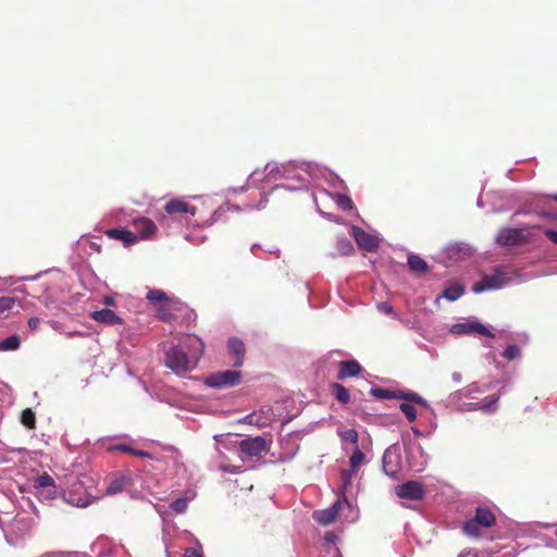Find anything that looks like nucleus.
<instances>
[{
  "mask_svg": "<svg viewBox=\"0 0 557 557\" xmlns=\"http://www.w3.org/2000/svg\"><path fill=\"white\" fill-rule=\"evenodd\" d=\"M203 352L202 339L189 334L178 345H173L165 351L164 363L175 374L185 375L197 367Z\"/></svg>",
  "mask_w": 557,
  "mask_h": 557,
  "instance_id": "1",
  "label": "nucleus"
},
{
  "mask_svg": "<svg viewBox=\"0 0 557 557\" xmlns=\"http://www.w3.org/2000/svg\"><path fill=\"white\" fill-rule=\"evenodd\" d=\"M499 395H490L482 401H473L466 395L462 388L450 393L445 400L444 406L448 409L469 412L482 411L484 413H494L498 408Z\"/></svg>",
  "mask_w": 557,
  "mask_h": 557,
  "instance_id": "2",
  "label": "nucleus"
},
{
  "mask_svg": "<svg viewBox=\"0 0 557 557\" xmlns=\"http://www.w3.org/2000/svg\"><path fill=\"white\" fill-rule=\"evenodd\" d=\"M158 460L165 463V476L172 481V487L180 488L190 485V474L177 449L166 448Z\"/></svg>",
  "mask_w": 557,
  "mask_h": 557,
  "instance_id": "3",
  "label": "nucleus"
},
{
  "mask_svg": "<svg viewBox=\"0 0 557 557\" xmlns=\"http://www.w3.org/2000/svg\"><path fill=\"white\" fill-rule=\"evenodd\" d=\"M94 491L92 479L83 474L63 493V499L72 506L85 508L96 498Z\"/></svg>",
  "mask_w": 557,
  "mask_h": 557,
  "instance_id": "4",
  "label": "nucleus"
},
{
  "mask_svg": "<svg viewBox=\"0 0 557 557\" xmlns=\"http://www.w3.org/2000/svg\"><path fill=\"white\" fill-rule=\"evenodd\" d=\"M314 162L306 161H288L286 181H292L295 184H281L276 185L275 188H284L287 190H299L306 188L311 181H313V174L309 169L314 166Z\"/></svg>",
  "mask_w": 557,
  "mask_h": 557,
  "instance_id": "5",
  "label": "nucleus"
},
{
  "mask_svg": "<svg viewBox=\"0 0 557 557\" xmlns=\"http://www.w3.org/2000/svg\"><path fill=\"white\" fill-rule=\"evenodd\" d=\"M33 528V518L27 513H17L7 529H3L5 540L11 546H20L30 536Z\"/></svg>",
  "mask_w": 557,
  "mask_h": 557,
  "instance_id": "6",
  "label": "nucleus"
},
{
  "mask_svg": "<svg viewBox=\"0 0 557 557\" xmlns=\"http://www.w3.org/2000/svg\"><path fill=\"white\" fill-rule=\"evenodd\" d=\"M401 441L406 455V468L414 472L423 471L428 462V456L421 444L416 438H411L409 433H404Z\"/></svg>",
  "mask_w": 557,
  "mask_h": 557,
  "instance_id": "7",
  "label": "nucleus"
},
{
  "mask_svg": "<svg viewBox=\"0 0 557 557\" xmlns=\"http://www.w3.org/2000/svg\"><path fill=\"white\" fill-rule=\"evenodd\" d=\"M511 282L509 273L496 268L492 273L485 274L482 278L472 285L474 294H481L487 290H496L506 287Z\"/></svg>",
  "mask_w": 557,
  "mask_h": 557,
  "instance_id": "8",
  "label": "nucleus"
},
{
  "mask_svg": "<svg viewBox=\"0 0 557 557\" xmlns=\"http://www.w3.org/2000/svg\"><path fill=\"white\" fill-rule=\"evenodd\" d=\"M383 470L389 478H397L400 471L406 467L401 457V449L398 443L391 445L384 451L382 458Z\"/></svg>",
  "mask_w": 557,
  "mask_h": 557,
  "instance_id": "9",
  "label": "nucleus"
},
{
  "mask_svg": "<svg viewBox=\"0 0 557 557\" xmlns=\"http://www.w3.org/2000/svg\"><path fill=\"white\" fill-rule=\"evenodd\" d=\"M287 172V162L276 163L269 162L264 166V171L261 173L259 171L252 172L248 177V184L250 186H257L260 182L267 181H280L285 180Z\"/></svg>",
  "mask_w": 557,
  "mask_h": 557,
  "instance_id": "10",
  "label": "nucleus"
},
{
  "mask_svg": "<svg viewBox=\"0 0 557 557\" xmlns=\"http://www.w3.org/2000/svg\"><path fill=\"white\" fill-rule=\"evenodd\" d=\"M242 373L237 370H225L211 373L205 379V384L211 388L233 387L240 383Z\"/></svg>",
  "mask_w": 557,
  "mask_h": 557,
  "instance_id": "11",
  "label": "nucleus"
},
{
  "mask_svg": "<svg viewBox=\"0 0 557 557\" xmlns=\"http://www.w3.org/2000/svg\"><path fill=\"white\" fill-rule=\"evenodd\" d=\"M449 332L457 336L482 335L486 337H494V334L484 324L474 319H468L463 322L453 324Z\"/></svg>",
  "mask_w": 557,
  "mask_h": 557,
  "instance_id": "12",
  "label": "nucleus"
},
{
  "mask_svg": "<svg viewBox=\"0 0 557 557\" xmlns=\"http://www.w3.org/2000/svg\"><path fill=\"white\" fill-rule=\"evenodd\" d=\"M238 448L245 457H258L269 450V444L262 436L247 437L238 443Z\"/></svg>",
  "mask_w": 557,
  "mask_h": 557,
  "instance_id": "13",
  "label": "nucleus"
},
{
  "mask_svg": "<svg viewBox=\"0 0 557 557\" xmlns=\"http://www.w3.org/2000/svg\"><path fill=\"white\" fill-rule=\"evenodd\" d=\"M525 240L527 235L522 228L504 227L496 236V244L499 246H515Z\"/></svg>",
  "mask_w": 557,
  "mask_h": 557,
  "instance_id": "14",
  "label": "nucleus"
},
{
  "mask_svg": "<svg viewBox=\"0 0 557 557\" xmlns=\"http://www.w3.org/2000/svg\"><path fill=\"white\" fill-rule=\"evenodd\" d=\"M395 493L399 498L410 500H421L425 495L423 485L417 481H407L404 484L397 485Z\"/></svg>",
  "mask_w": 557,
  "mask_h": 557,
  "instance_id": "15",
  "label": "nucleus"
},
{
  "mask_svg": "<svg viewBox=\"0 0 557 557\" xmlns=\"http://www.w3.org/2000/svg\"><path fill=\"white\" fill-rule=\"evenodd\" d=\"M313 174V181H324L330 187L335 189L344 188V181L331 170L315 163L314 166L309 169Z\"/></svg>",
  "mask_w": 557,
  "mask_h": 557,
  "instance_id": "16",
  "label": "nucleus"
},
{
  "mask_svg": "<svg viewBox=\"0 0 557 557\" xmlns=\"http://www.w3.org/2000/svg\"><path fill=\"white\" fill-rule=\"evenodd\" d=\"M350 235L354 237L358 247L364 251L372 252L375 251L379 247V239L375 236L364 232L359 226H351Z\"/></svg>",
  "mask_w": 557,
  "mask_h": 557,
  "instance_id": "17",
  "label": "nucleus"
},
{
  "mask_svg": "<svg viewBox=\"0 0 557 557\" xmlns=\"http://www.w3.org/2000/svg\"><path fill=\"white\" fill-rule=\"evenodd\" d=\"M473 248L466 243H455L446 248L447 258L457 263L473 256Z\"/></svg>",
  "mask_w": 557,
  "mask_h": 557,
  "instance_id": "18",
  "label": "nucleus"
},
{
  "mask_svg": "<svg viewBox=\"0 0 557 557\" xmlns=\"http://www.w3.org/2000/svg\"><path fill=\"white\" fill-rule=\"evenodd\" d=\"M343 503L341 499H337L332 506L326 509L315 510L313 512V518L317 522L323 525L331 524L336 520L342 510Z\"/></svg>",
  "mask_w": 557,
  "mask_h": 557,
  "instance_id": "19",
  "label": "nucleus"
},
{
  "mask_svg": "<svg viewBox=\"0 0 557 557\" xmlns=\"http://www.w3.org/2000/svg\"><path fill=\"white\" fill-rule=\"evenodd\" d=\"M133 232L136 234L137 242L140 239L150 238L157 230L154 222L147 218L135 219L133 221Z\"/></svg>",
  "mask_w": 557,
  "mask_h": 557,
  "instance_id": "20",
  "label": "nucleus"
},
{
  "mask_svg": "<svg viewBox=\"0 0 557 557\" xmlns=\"http://www.w3.org/2000/svg\"><path fill=\"white\" fill-rule=\"evenodd\" d=\"M227 349L233 358V366L240 368L244 363L246 347L242 339L238 337H231L227 343Z\"/></svg>",
  "mask_w": 557,
  "mask_h": 557,
  "instance_id": "21",
  "label": "nucleus"
},
{
  "mask_svg": "<svg viewBox=\"0 0 557 557\" xmlns=\"http://www.w3.org/2000/svg\"><path fill=\"white\" fill-rule=\"evenodd\" d=\"M364 454L363 451L358 447L356 446L350 458H349V463H350V470H344L342 472V479H343V487L346 488L347 485L349 484L350 480H351V476L356 473V469L364 462Z\"/></svg>",
  "mask_w": 557,
  "mask_h": 557,
  "instance_id": "22",
  "label": "nucleus"
},
{
  "mask_svg": "<svg viewBox=\"0 0 557 557\" xmlns=\"http://www.w3.org/2000/svg\"><path fill=\"white\" fill-rule=\"evenodd\" d=\"M90 317L92 320L107 325H115L123 323V319L109 308L97 310L92 312Z\"/></svg>",
  "mask_w": 557,
  "mask_h": 557,
  "instance_id": "23",
  "label": "nucleus"
},
{
  "mask_svg": "<svg viewBox=\"0 0 557 557\" xmlns=\"http://www.w3.org/2000/svg\"><path fill=\"white\" fill-rule=\"evenodd\" d=\"M474 521L486 529L492 528L496 522L495 513L486 506H478L475 508Z\"/></svg>",
  "mask_w": 557,
  "mask_h": 557,
  "instance_id": "24",
  "label": "nucleus"
},
{
  "mask_svg": "<svg viewBox=\"0 0 557 557\" xmlns=\"http://www.w3.org/2000/svg\"><path fill=\"white\" fill-rule=\"evenodd\" d=\"M164 210L169 214L190 213L191 215H195L196 213V208L189 207L187 202L178 198L168 201L164 206Z\"/></svg>",
  "mask_w": 557,
  "mask_h": 557,
  "instance_id": "25",
  "label": "nucleus"
},
{
  "mask_svg": "<svg viewBox=\"0 0 557 557\" xmlns=\"http://www.w3.org/2000/svg\"><path fill=\"white\" fill-rule=\"evenodd\" d=\"M106 234L110 238L122 240L125 245H132L137 242L135 232L123 227L110 228Z\"/></svg>",
  "mask_w": 557,
  "mask_h": 557,
  "instance_id": "26",
  "label": "nucleus"
},
{
  "mask_svg": "<svg viewBox=\"0 0 557 557\" xmlns=\"http://www.w3.org/2000/svg\"><path fill=\"white\" fill-rule=\"evenodd\" d=\"M465 294V287L458 283L454 282L448 284L442 292V294L437 297L436 300L444 298L448 301H456Z\"/></svg>",
  "mask_w": 557,
  "mask_h": 557,
  "instance_id": "27",
  "label": "nucleus"
},
{
  "mask_svg": "<svg viewBox=\"0 0 557 557\" xmlns=\"http://www.w3.org/2000/svg\"><path fill=\"white\" fill-rule=\"evenodd\" d=\"M361 371V367L356 360H344L339 362L338 379L351 377Z\"/></svg>",
  "mask_w": 557,
  "mask_h": 557,
  "instance_id": "28",
  "label": "nucleus"
},
{
  "mask_svg": "<svg viewBox=\"0 0 557 557\" xmlns=\"http://www.w3.org/2000/svg\"><path fill=\"white\" fill-rule=\"evenodd\" d=\"M408 268L413 273H425L429 270L428 263L418 255L410 253L407 259Z\"/></svg>",
  "mask_w": 557,
  "mask_h": 557,
  "instance_id": "29",
  "label": "nucleus"
},
{
  "mask_svg": "<svg viewBox=\"0 0 557 557\" xmlns=\"http://www.w3.org/2000/svg\"><path fill=\"white\" fill-rule=\"evenodd\" d=\"M485 528L474 521V516L463 523V533L471 539H479L483 534Z\"/></svg>",
  "mask_w": 557,
  "mask_h": 557,
  "instance_id": "30",
  "label": "nucleus"
},
{
  "mask_svg": "<svg viewBox=\"0 0 557 557\" xmlns=\"http://www.w3.org/2000/svg\"><path fill=\"white\" fill-rule=\"evenodd\" d=\"M491 384H480L479 382H472L471 384L465 386L462 389L471 400L475 399V394H483L486 391L491 389Z\"/></svg>",
  "mask_w": 557,
  "mask_h": 557,
  "instance_id": "31",
  "label": "nucleus"
},
{
  "mask_svg": "<svg viewBox=\"0 0 557 557\" xmlns=\"http://www.w3.org/2000/svg\"><path fill=\"white\" fill-rule=\"evenodd\" d=\"M331 393L342 404H347L350 400V394L348 389L339 383H334L331 385Z\"/></svg>",
  "mask_w": 557,
  "mask_h": 557,
  "instance_id": "32",
  "label": "nucleus"
},
{
  "mask_svg": "<svg viewBox=\"0 0 557 557\" xmlns=\"http://www.w3.org/2000/svg\"><path fill=\"white\" fill-rule=\"evenodd\" d=\"M21 346V338L18 335L13 334L0 341V351H15Z\"/></svg>",
  "mask_w": 557,
  "mask_h": 557,
  "instance_id": "33",
  "label": "nucleus"
},
{
  "mask_svg": "<svg viewBox=\"0 0 557 557\" xmlns=\"http://www.w3.org/2000/svg\"><path fill=\"white\" fill-rule=\"evenodd\" d=\"M187 494H188L187 496L176 498L174 502H172L171 508L175 512H177V513L185 512V510L187 509L188 502L191 500L195 497V492L189 490V488L187 491Z\"/></svg>",
  "mask_w": 557,
  "mask_h": 557,
  "instance_id": "34",
  "label": "nucleus"
},
{
  "mask_svg": "<svg viewBox=\"0 0 557 557\" xmlns=\"http://www.w3.org/2000/svg\"><path fill=\"white\" fill-rule=\"evenodd\" d=\"M33 487H34L35 491H38V490H41V488L44 491L46 488H50L51 490L52 487H55L54 480L48 473H44V474L38 475L37 478H35Z\"/></svg>",
  "mask_w": 557,
  "mask_h": 557,
  "instance_id": "35",
  "label": "nucleus"
},
{
  "mask_svg": "<svg viewBox=\"0 0 557 557\" xmlns=\"http://www.w3.org/2000/svg\"><path fill=\"white\" fill-rule=\"evenodd\" d=\"M398 399L411 401L413 404L422 406L425 409L430 408L429 403L423 397H421L419 394H417L414 392L399 391Z\"/></svg>",
  "mask_w": 557,
  "mask_h": 557,
  "instance_id": "36",
  "label": "nucleus"
},
{
  "mask_svg": "<svg viewBox=\"0 0 557 557\" xmlns=\"http://www.w3.org/2000/svg\"><path fill=\"white\" fill-rule=\"evenodd\" d=\"M371 395L377 399H398L399 391H391L382 387H373L371 388Z\"/></svg>",
  "mask_w": 557,
  "mask_h": 557,
  "instance_id": "37",
  "label": "nucleus"
},
{
  "mask_svg": "<svg viewBox=\"0 0 557 557\" xmlns=\"http://www.w3.org/2000/svg\"><path fill=\"white\" fill-rule=\"evenodd\" d=\"M146 298L150 302H153V304L162 305V304L171 302V299L169 298V296L165 294V292H163L161 289H150L147 293Z\"/></svg>",
  "mask_w": 557,
  "mask_h": 557,
  "instance_id": "38",
  "label": "nucleus"
},
{
  "mask_svg": "<svg viewBox=\"0 0 557 557\" xmlns=\"http://www.w3.org/2000/svg\"><path fill=\"white\" fill-rule=\"evenodd\" d=\"M336 540H337V535L333 532L325 533V535L323 537V543H324V545L329 546L327 553L330 554L331 557H342L338 548L334 546L336 543Z\"/></svg>",
  "mask_w": 557,
  "mask_h": 557,
  "instance_id": "39",
  "label": "nucleus"
},
{
  "mask_svg": "<svg viewBox=\"0 0 557 557\" xmlns=\"http://www.w3.org/2000/svg\"><path fill=\"white\" fill-rule=\"evenodd\" d=\"M336 250L339 256H349L354 252V245L346 237H338L336 240Z\"/></svg>",
  "mask_w": 557,
  "mask_h": 557,
  "instance_id": "40",
  "label": "nucleus"
},
{
  "mask_svg": "<svg viewBox=\"0 0 557 557\" xmlns=\"http://www.w3.org/2000/svg\"><path fill=\"white\" fill-rule=\"evenodd\" d=\"M126 482H127L126 476H119V478L113 479L107 486L106 493L109 495L120 493L125 487Z\"/></svg>",
  "mask_w": 557,
  "mask_h": 557,
  "instance_id": "41",
  "label": "nucleus"
},
{
  "mask_svg": "<svg viewBox=\"0 0 557 557\" xmlns=\"http://www.w3.org/2000/svg\"><path fill=\"white\" fill-rule=\"evenodd\" d=\"M242 210V207L240 206H237V205H231V203H225L224 206H221L220 208H218L213 214H212V220L214 222H218L220 220H222L224 213L226 211H240Z\"/></svg>",
  "mask_w": 557,
  "mask_h": 557,
  "instance_id": "42",
  "label": "nucleus"
},
{
  "mask_svg": "<svg viewBox=\"0 0 557 557\" xmlns=\"http://www.w3.org/2000/svg\"><path fill=\"white\" fill-rule=\"evenodd\" d=\"M21 422L28 429H34L36 424L35 413L30 408H26L22 411Z\"/></svg>",
  "mask_w": 557,
  "mask_h": 557,
  "instance_id": "43",
  "label": "nucleus"
},
{
  "mask_svg": "<svg viewBox=\"0 0 557 557\" xmlns=\"http://www.w3.org/2000/svg\"><path fill=\"white\" fill-rule=\"evenodd\" d=\"M157 317L163 322H170L175 318L170 310V302L160 305V307L157 309Z\"/></svg>",
  "mask_w": 557,
  "mask_h": 557,
  "instance_id": "44",
  "label": "nucleus"
},
{
  "mask_svg": "<svg viewBox=\"0 0 557 557\" xmlns=\"http://www.w3.org/2000/svg\"><path fill=\"white\" fill-rule=\"evenodd\" d=\"M337 434L343 442H348L351 444H357L358 442V433L354 429L338 430Z\"/></svg>",
  "mask_w": 557,
  "mask_h": 557,
  "instance_id": "45",
  "label": "nucleus"
},
{
  "mask_svg": "<svg viewBox=\"0 0 557 557\" xmlns=\"http://www.w3.org/2000/svg\"><path fill=\"white\" fill-rule=\"evenodd\" d=\"M18 299L16 297H0V314H3L14 308L16 304H18Z\"/></svg>",
  "mask_w": 557,
  "mask_h": 557,
  "instance_id": "46",
  "label": "nucleus"
},
{
  "mask_svg": "<svg viewBox=\"0 0 557 557\" xmlns=\"http://www.w3.org/2000/svg\"><path fill=\"white\" fill-rule=\"evenodd\" d=\"M503 357L508 361L518 359L521 357V349L517 345H508L503 351Z\"/></svg>",
  "mask_w": 557,
  "mask_h": 557,
  "instance_id": "47",
  "label": "nucleus"
},
{
  "mask_svg": "<svg viewBox=\"0 0 557 557\" xmlns=\"http://www.w3.org/2000/svg\"><path fill=\"white\" fill-rule=\"evenodd\" d=\"M335 201L339 208H342L345 211H349L354 209L352 200L349 196L345 194H337L335 196Z\"/></svg>",
  "mask_w": 557,
  "mask_h": 557,
  "instance_id": "48",
  "label": "nucleus"
},
{
  "mask_svg": "<svg viewBox=\"0 0 557 557\" xmlns=\"http://www.w3.org/2000/svg\"><path fill=\"white\" fill-rule=\"evenodd\" d=\"M400 411L405 414L408 421L412 422L417 419V410L416 408L408 403H401L399 405Z\"/></svg>",
  "mask_w": 557,
  "mask_h": 557,
  "instance_id": "49",
  "label": "nucleus"
},
{
  "mask_svg": "<svg viewBox=\"0 0 557 557\" xmlns=\"http://www.w3.org/2000/svg\"><path fill=\"white\" fill-rule=\"evenodd\" d=\"M244 422L250 425L263 426L267 424L265 419L256 412L249 413L244 418Z\"/></svg>",
  "mask_w": 557,
  "mask_h": 557,
  "instance_id": "50",
  "label": "nucleus"
},
{
  "mask_svg": "<svg viewBox=\"0 0 557 557\" xmlns=\"http://www.w3.org/2000/svg\"><path fill=\"white\" fill-rule=\"evenodd\" d=\"M36 492V495L41 499V500H52L57 497V494H58V491H57V487H52L51 490L50 488H46L45 491L41 488V490H38V491H35Z\"/></svg>",
  "mask_w": 557,
  "mask_h": 557,
  "instance_id": "51",
  "label": "nucleus"
},
{
  "mask_svg": "<svg viewBox=\"0 0 557 557\" xmlns=\"http://www.w3.org/2000/svg\"><path fill=\"white\" fill-rule=\"evenodd\" d=\"M108 451H123L127 454H132L133 447L127 444H110L107 446Z\"/></svg>",
  "mask_w": 557,
  "mask_h": 557,
  "instance_id": "52",
  "label": "nucleus"
},
{
  "mask_svg": "<svg viewBox=\"0 0 557 557\" xmlns=\"http://www.w3.org/2000/svg\"><path fill=\"white\" fill-rule=\"evenodd\" d=\"M376 308L381 313L397 318V314L394 312V309L389 302H380L377 304Z\"/></svg>",
  "mask_w": 557,
  "mask_h": 557,
  "instance_id": "53",
  "label": "nucleus"
},
{
  "mask_svg": "<svg viewBox=\"0 0 557 557\" xmlns=\"http://www.w3.org/2000/svg\"><path fill=\"white\" fill-rule=\"evenodd\" d=\"M544 235L550 243L557 246V230L546 228L544 230Z\"/></svg>",
  "mask_w": 557,
  "mask_h": 557,
  "instance_id": "54",
  "label": "nucleus"
},
{
  "mask_svg": "<svg viewBox=\"0 0 557 557\" xmlns=\"http://www.w3.org/2000/svg\"><path fill=\"white\" fill-rule=\"evenodd\" d=\"M183 557H202V554L196 548H186Z\"/></svg>",
  "mask_w": 557,
  "mask_h": 557,
  "instance_id": "55",
  "label": "nucleus"
},
{
  "mask_svg": "<svg viewBox=\"0 0 557 557\" xmlns=\"http://www.w3.org/2000/svg\"><path fill=\"white\" fill-rule=\"evenodd\" d=\"M41 320L37 317H33L28 320V326L30 330L35 331L39 327Z\"/></svg>",
  "mask_w": 557,
  "mask_h": 557,
  "instance_id": "56",
  "label": "nucleus"
},
{
  "mask_svg": "<svg viewBox=\"0 0 557 557\" xmlns=\"http://www.w3.org/2000/svg\"><path fill=\"white\" fill-rule=\"evenodd\" d=\"M131 455L143 457V458H152L151 454L146 450H137L133 448V451Z\"/></svg>",
  "mask_w": 557,
  "mask_h": 557,
  "instance_id": "57",
  "label": "nucleus"
},
{
  "mask_svg": "<svg viewBox=\"0 0 557 557\" xmlns=\"http://www.w3.org/2000/svg\"><path fill=\"white\" fill-rule=\"evenodd\" d=\"M220 469L223 471V472H227V473H237L238 472V468L235 467V466H232V467H225V466H221Z\"/></svg>",
  "mask_w": 557,
  "mask_h": 557,
  "instance_id": "58",
  "label": "nucleus"
},
{
  "mask_svg": "<svg viewBox=\"0 0 557 557\" xmlns=\"http://www.w3.org/2000/svg\"><path fill=\"white\" fill-rule=\"evenodd\" d=\"M411 432L414 434V436L417 437H426L429 436V434H425L423 433L421 430H419L418 428L416 426H411Z\"/></svg>",
  "mask_w": 557,
  "mask_h": 557,
  "instance_id": "59",
  "label": "nucleus"
},
{
  "mask_svg": "<svg viewBox=\"0 0 557 557\" xmlns=\"http://www.w3.org/2000/svg\"><path fill=\"white\" fill-rule=\"evenodd\" d=\"M540 215L544 216V218H547V219H550V220H556L557 219V214L548 212V211H543V212L540 213Z\"/></svg>",
  "mask_w": 557,
  "mask_h": 557,
  "instance_id": "60",
  "label": "nucleus"
},
{
  "mask_svg": "<svg viewBox=\"0 0 557 557\" xmlns=\"http://www.w3.org/2000/svg\"><path fill=\"white\" fill-rule=\"evenodd\" d=\"M268 202V196L265 194H261V200L259 206L257 207L258 210L265 207V203Z\"/></svg>",
  "mask_w": 557,
  "mask_h": 557,
  "instance_id": "61",
  "label": "nucleus"
},
{
  "mask_svg": "<svg viewBox=\"0 0 557 557\" xmlns=\"http://www.w3.org/2000/svg\"><path fill=\"white\" fill-rule=\"evenodd\" d=\"M459 557H476V553L472 550H463L459 554Z\"/></svg>",
  "mask_w": 557,
  "mask_h": 557,
  "instance_id": "62",
  "label": "nucleus"
},
{
  "mask_svg": "<svg viewBox=\"0 0 557 557\" xmlns=\"http://www.w3.org/2000/svg\"><path fill=\"white\" fill-rule=\"evenodd\" d=\"M451 380L455 382V383H460L461 380H462V375L460 372H453L451 374Z\"/></svg>",
  "mask_w": 557,
  "mask_h": 557,
  "instance_id": "63",
  "label": "nucleus"
},
{
  "mask_svg": "<svg viewBox=\"0 0 557 557\" xmlns=\"http://www.w3.org/2000/svg\"><path fill=\"white\" fill-rule=\"evenodd\" d=\"M555 527H556V531H555L556 541H553V540H552L550 545H553L554 547H556V548H557V524H556Z\"/></svg>",
  "mask_w": 557,
  "mask_h": 557,
  "instance_id": "64",
  "label": "nucleus"
}]
</instances>
